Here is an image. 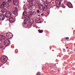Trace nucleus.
Returning a JSON list of instances; mask_svg holds the SVG:
<instances>
[{
    "label": "nucleus",
    "mask_w": 75,
    "mask_h": 75,
    "mask_svg": "<svg viewBox=\"0 0 75 75\" xmlns=\"http://www.w3.org/2000/svg\"><path fill=\"white\" fill-rule=\"evenodd\" d=\"M7 58L6 57H2L1 58V60L3 61V62H6L7 61Z\"/></svg>",
    "instance_id": "9"
},
{
    "label": "nucleus",
    "mask_w": 75,
    "mask_h": 75,
    "mask_svg": "<svg viewBox=\"0 0 75 75\" xmlns=\"http://www.w3.org/2000/svg\"><path fill=\"white\" fill-rule=\"evenodd\" d=\"M1 66H2V65H1V64L0 63V67H1Z\"/></svg>",
    "instance_id": "37"
},
{
    "label": "nucleus",
    "mask_w": 75,
    "mask_h": 75,
    "mask_svg": "<svg viewBox=\"0 0 75 75\" xmlns=\"http://www.w3.org/2000/svg\"><path fill=\"white\" fill-rule=\"evenodd\" d=\"M13 3L15 6H17L18 3V1L17 0H13Z\"/></svg>",
    "instance_id": "12"
},
{
    "label": "nucleus",
    "mask_w": 75,
    "mask_h": 75,
    "mask_svg": "<svg viewBox=\"0 0 75 75\" xmlns=\"http://www.w3.org/2000/svg\"><path fill=\"white\" fill-rule=\"evenodd\" d=\"M44 5L46 6H47L48 7V4L47 3H45Z\"/></svg>",
    "instance_id": "27"
},
{
    "label": "nucleus",
    "mask_w": 75,
    "mask_h": 75,
    "mask_svg": "<svg viewBox=\"0 0 75 75\" xmlns=\"http://www.w3.org/2000/svg\"><path fill=\"white\" fill-rule=\"evenodd\" d=\"M40 19H35V22L36 23H40Z\"/></svg>",
    "instance_id": "16"
},
{
    "label": "nucleus",
    "mask_w": 75,
    "mask_h": 75,
    "mask_svg": "<svg viewBox=\"0 0 75 75\" xmlns=\"http://www.w3.org/2000/svg\"><path fill=\"white\" fill-rule=\"evenodd\" d=\"M3 46H1L0 47V48H3Z\"/></svg>",
    "instance_id": "31"
},
{
    "label": "nucleus",
    "mask_w": 75,
    "mask_h": 75,
    "mask_svg": "<svg viewBox=\"0 0 75 75\" xmlns=\"http://www.w3.org/2000/svg\"><path fill=\"white\" fill-rule=\"evenodd\" d=\"M4 35H0V40H3V38H4Z\"/></svg>",
    "instance_id": "19"
},
{
    "label": "nucleus",
    "mask_w": 75,
    "mask_h": 75,
    "mask_svg": "<svg viewBox=\"0 0 75 75\" xmlns=\"http://www.w3.org/2000/svg\"><path fill=\"white\" fill-rule=\"evenodd\" d=\"M66 48H67V49L68 48V47H66Z\"/></svg>",
    "instance_id": "39"
},
{
    "label": "nucleus",
    "mask_w": 75,
    "mask_h": 75,
    "mask_svg": "<svg viewBox=\"0 0 75 75\" xmlns=\"http://www.w3.org/2000/svg\"><path fill=\"white\" fill-rule=\"evenodd\" d=\"M28 22H29V23L30 24V25H32L33 24V23H34V20L33 19H28Z\"/></svg>",
    "instance_id": "10"
},
{
    "label": "nucleus",
    "mask_w": 75,
    "mask_h": 75,
    "mask_svg": "<svg viewBox=\"0 0 75 75\" xmlns=\"http://www.w3.org/2000/svg\"><path fill=\"white\" fill-rule=\"evenodd\" d=\"M8 2H10L11 1V0H8Z\"/></svg>",
    "instance_id": "35"
},
{
    "label": "nucleus",
    "mask_w": 75,
    "mask_h": 75,
    "mask_svg": "<svg viewBox=\"0 0 75 75\" xmlns=\"http://www.w3.org/2000/svg\"><path fill=\"white\" fill-rule=\"evenodd\" d=\"M37 13H40V10L38 9L37 11Z\"/></svg>",
    "instance_id": "28"
},
{
    "label": "nucleus",
    "mask_w": 75,
    "mask_h": 75,
    "mask_svg": "<svg viewBox=\"0 0 75 75\" xmlns=\"http://www.w3.org/2000/svg\"><path fill=\"white\" fill-rule=\"evenodd\" d=\"M9 21L10 23H13V22H15L16 19H9Z\"/></svg>",
    "instance_id": "14"
},
{
    "label": "nucleus",
    "mask_w": 75,
    "mask_h": 75,
    "mask_svg": "<svg viewBox=\"0 0 75 75\" xmlns=\"http://www.w3.org/2000/svg\"><path fill=\"white\" fill-rule=\"evenodd\" d=\"M6 36L9 39H10V38H11L13 37V35L10 33L8 32L7 33Z\"/></svg>",
    "instance_id": "7"
},
{
    "label": "nucleus",
    "mask_w": 75,
    "mask_h": 75,
    "mask_svg": "<svg viewBox=\"0 0 75 75\" xmlns=\"http://www.w3.org/2000/svg\"><path fill=\"white\" fill-rule=\"evenodd\" d=\"M28 20L27 19H24V26L25 28H27L28 27V24L27 23V22H28Z\"/></svg>",
    "instance_id": "6"
},
{
    "label": "nucleus",
    "mask_w": 75,
    "mask_h": 75,
    "mask_svg": "<svg viewBox=\"0 0 75 75\" xmlns=\"http://www.w3.org/2000/svg\"><path fill=\"white\" fill-rule=\"evenodd\" d=\"M29 14V15H30V16H33V12L32 11H30Z\"/></svg>",
    "instance_id": "23"
},
{
    "label": "nucleus",
    "mask_w": 75,
    "mask_h": 75,
    "mask_svg": "<svg viewBox=\"0 0 75 75\" xmlns=\"http://www.w3.org/2000/svg\"><path fill=\"white\" fill-rule=\"evenodd\" d=\"M44 7V5L41 4H39L38 5V8L39 10H42Z\"/></svg>",
    "instance_id": "8"
},
{
    "label": "nucleus",
    "mask_w": 75,
    "mask_h": 75,
    "mask_svg": "<svg viewBox=\"0 0 75 75\" xmlns=\"http://www.w3.org/2000/svg\"><path fill=\"white\" fill-rule=\"evenodd\" d=\"M5 17L6 18H9L10 16H11V12L10 11H6V13H5Z\"/></svg>",
    "instance_id": "4"
},
{
    "label": "nucleus",
    "mask_w": 75,
    "mask_h": 75,
    "mask_svg": "<svg viewBox=\"0 0 75 75\" xmlns=\"http://www.w3.org/2000/svg\"><path fill=\"white\" fill-rule=\"evenodd\" d=\"M66 39L67 40H68V39H69V38H68V37H67V38H66Z\"/></svg>",
    "instance_id": "34"
},
{
    "label": "nucleus",
    "mask_w": 75,
    "mask_h": 75,
    "mask_svg": "<svg viewBox=\"0 0 75 75\" xmlns=\"http://www.w3.org/2000/svg\"><path fill=\"white\" fill-rule=\"evenodd\" d=\"M3 20H4V19H0V21H3Z\"/></svg>",
    "instance_id": "36"
},
{
    "label": "nucleus",
    "mask_w": 75,
    "mask_h": 75,
    "mask_svg": "<svg viewBox=\"0 0 75 75\" xmlns=\"http://www.w3.org/2000/svg\"><path fill=\"white\" fill-rule=\"evenodd\" d=\"M47 3H51L52 2V0H47Z\"/></svg>",
    "instance_id": "25"
},
{
    "label": "nucleus",
    "mask_w": 75,
    "mask_h": 75,
    "mask_svg": "<svg viewBox=\"0 0 75 75\" xmlns=\"http://www.w3.org/2000/svg\"><path fill=\"white\" fill-rule=\"evenodd\" d=\"M61 2H59V4H56V6L57 7H60V6H61Z\"/></svg>",
    "instance_id": "18"
},
{
    "label": "nucleus",
    "mask_w": 75,
    "mask_h": 75,
    "mask_svg": "<svg viewBox=\"0 0 75 75\" xmlns=\"http://www.w3.org/2000/svg\"><path fill=\"white\" fill-rule=\"evenodd\" d=\"M63 51L64 52H65V51H66V50H65V49H63Z\"/></svg>",
    "instance_id": "30"
},
{
    "label": "nucleus",
    "mask_w": 75,
    "mask_h": 75,
    "mask_svg": "<svg viewBox=\"0 0 75 75\" xmlns=\"http://www.w3.org/2000/svg\"><path fill=\"white\" fill-rule=\"evenodd\" d=\"M7 9H3L1 11V12L2 13H4L6 12V11Z\"/></svg>",
    "instance_id": "17"
},
{
    "label": "nucleus",
    "mask_w": 75,
    "mask_h": 75,
    "mask_svg": "<svg viewBox=\"0 0 75 75\" xmlns=\"http://www.w3.org/2000/svg\"><path fill=\"white\" fill-rule=\"evenodd\" d=\"M28 1L30 3V5L29 6V8H30L31 9H33V8L34 7V5H33V2L34 1V0H28Z\"/></svg>",
    "instance_id": "3"
},
{
    "label": "nucleus",
    "mask_w": 75,
    "mask_h": 75,
    "mask_svg": "<svg viewBox=\"0 0 75 75\" xmlns=\"http://www.w3.org/2000/svg\"><path fill=\"white\" fill-rule=\"evenodd\" d=\"M61 0V1H62V0Z\"/></svg>",
    "instance_id": "41"
},
{
    "label": "nucleus",
    "mask_w": 75,
    "mask_h": 75,
    "mask_svg": "<svg viewBox=\"0 0 75 75\" xmlns=\"http://www.w3.org/2000/svg\"><path fill=\"white\" fill-rule=\"evenodd\" d=\"M10 44V41L9 40H6L5 41L4 44L6 46H8Z\"/></svg>",
    "instance_id": "5"
},
{
    "label": "nucleus",
    "mask_w": 75,
    "mask_h": 75,
    "mask_svg": "<svg viewBox=\"0 0 75 75\" xmlns=\"http://www.w3.org/2000/svg\"><path fill=\"white\" fill-rule=\"evenodd\" d=\"M48 6H43V8L42 11H45L46 10H48Z\"/></svg>",
    "instance_id": "11"
},
{
    "label": "nucleus",
    "mask_w": 75,
    "mask_h": 75,
    "mask_svg": "<svg viewBox=\"0 0 75 75\" xmlns=\"http://www.w3.org/2000/svg\"><path fill=\"white\" fill-rule=\"evenodd\" d=\"M13 13L14 15H16L17 13V11H13Z\"/></svg>",
    "instance_id": "22"
},
{
    "label": "nucleus",
    "mask_w": 75,
    "mask_h": 75,
    "mask_svg": "<svg viewBox=\"0 0 75 75\" xmlns=\"http://www.w3.org/2000/svg\"><path fill=\"white\" fill-rule=\"evenodd\" d=\"M4 19L5 18V16L3 15H0V19Z\"/></svg>",
    "instance_id": "15"
},
{
    "label": "nucleus",
    "mask_w": 75,
    "mask_h": 75,
    "mask_svg": "<svg viewBox=\"0 0 75 75\" xmlns=\"http://www.w3.org/2000/svg\"><path fill=\"white\" fill-rule=\"evenodd\" d=\"M36 12L33 11L32 13L33 15V16H35V15H36Z\"/></svg>",
    "instance_id": "26"
},
{
    "label": "nucleus",
    "mask_w": 75,
    "mask_h": 75,
    "mask_svg": "<svg viewBox=\"0 0 75 75\" xmlns=\"http://www.w3.org/2000/svg\"><path fill=\"white\" fill-rule=\"evenodd\" d=\"M44 23H46V22L45 21L44 22Z\"/></svg>",
    "instance_id": "40"
},
{
    "label": "nucleus",
    "mask_w": 75,
    "mask_h": 75,
    "mask_svg": "<svg viewBox=\"0 0 75 75\" xmlns=\"http://www.w3.org/2000/svg\"><path fill=\"white\" fill-rule=\"evenodd\" d=\"M41 16H44V13H41Z\"/></svg>",
    "instance_id": "33"
},
{
    "label": "nucleus",
    "mask_w": 75,
    "mask_h": 75,
    "mask_svg": "<svg viewBox=\"0 0 75 75\" xmlns=\"http://www.w3.org/2000/svg\"><path fill=\"white\" fill-rule=\"evenodd\" d=\"M27 13V12L26 11H25L23 12V17H22V18H25L26 19H30V16H28V15H26Z\"/></svg>",
    "instance_id": "2"
},
{
    "label": "nucleus",
    "mask_w": 75,
    "mask_h": 75,
    "mask_svg": "<svg viewBox=\"0 0 75 75\" xmlns=\"http://www.w3.org/2000/svg\"><path fill=\"white\" fill-rule=\"evenodd\" d=\"M54 2H52V4H54Z\"/></svg>",
    "instance_id": "38"
},
{
    "label": "nucleus",
    "mask_w": 75,
    "mask_h": 75,
    "mask_svg": "<svg viewBox=\"0 0 75 75\" xmlns=\"http://www.w3.org/2000/svg\"><path fill=\"white\" fill-rule=\"evenodd\" d=\"M37 75H40V72H38L37 74Z\"/></svg>",
    "instance_id": "29"
},
{
    "label": "nucleus",
    "mask_w": 75,
    "mask_h": 75,
    "mask_svg": "<svg viewBox=\"0 0 75 75\" xmlns=\"http://www.w3.org/2000/svg\"><path fill=\"white\" fill-rule=\"evenodd\" d=\"M16 11H18V7H16L15 8V10Z\"/></svg>",
    "instance_id": "24"
},
{
    "label": "nucleus",
    "mask_w": 75,
    "mask_h": 75,
    "mask_svg": "<svg viewBox=\"0 0 75 75\" xmlns=\"http://www.w3.org/2000/svg\"><path fill=\"white\" fill-rule=\"evenodd\" d=\"M38 31H39V33H42L43 32V31H44L43 30H41L40 29L38 30Z\"/></svg>",
    "instance_id": "21"
},
{
    "label": "nucleus",
    "mask_w": 75,
    "mask_h": 75,
    "mask_svg": "<svg viewBox=\"0 0 75 75\" xmlns=\"http://www.w3.org/2000/svg\"><path fill=\"white\" fill-rule=\"evenodd\" d=\"M67 5L68 6L69 8H72V5L70 3H68L67 4Z\"/></svg>",
    "instance_id": "13"
},
{
    "label": "nucleus",
    "mask_w": 75,
    "mask_h": 75,
    "mask_svg": "<svg viewBox=\"0 0 75 75\" xmlns=\"http://www.w3.org/2000/svg\"><path fill=\"white\" fill-rule=\"evenodd\" d=\"M61 6L62 7V8H65V6L64 5V4H61Z\"/></svg>",
    "instance_id": "20"
},
{
    "label": "nucleus",
    "mask_w": 75,
    "mask_h": 75,
    "mask_svg": "<svg viewBox=\"0 0 75 75\" xmlns=\"http://www.w3.org/2000/svg\"><path fill=\"white\" fill-rule=\"evenodd\" d=\"M13 17H11L10 18H9V19H13Z\"/></svg>",
    "instance_id": "32"
},
{
    "label": "nucleus",
    "mask_w": 75,
    "mask_h": 75,
    "mask_svg": "<svg viewBox=\"0 0 75 75\" xmlns=\"http://www.w3.org/2000/svg\"><path fill=\"white\" fill-rule=\"evenodd\" d=\"M10 6V4L8 3H6L5 2H4L2 3V4L1 5V6L0 8H5L6 7L7 8Z\"/></svg>",
    "instance_id": "1"
}]
</instances>
